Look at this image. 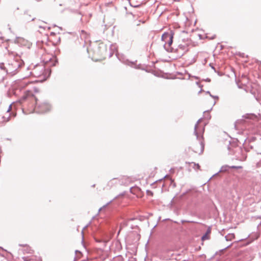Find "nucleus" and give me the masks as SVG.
Here are the masks:
<instances>
[{"label": "nucleus", "instance_id": "nucleus-1", "mask_svg": "<svg viewBox=\"0 0 261 261\" xmlns=\"http://www.w3.org/2000/svg\"><path fill=\"white\" fill-rule=\"evenodd\" d=\"M238 142V140L237 139L232 142H229V144L227 147L228 150L229 151V153H232L236 160L244 161L247 158V152L249 151V150L247 147L243 148L242 147L238 146L237 145Z\"/></svg>", "mask_w": 261, "mask_h": 261}, {"label": "nucleus", "instance_id": "nucleus-2", "mask_svg": "<svg viewBox=\"0 0 261 261\" xmlns=\"http://www.w3.org/2000/svg\"><path fill=\"white\" fill-rule=\"evenodd\" d=\"M24 66V63L20 56L17 55L10 60L6 67V72L12 75L16 74Z\"/></svg>", "mask_w": 261, "mask_h": 261}, {"label": "nucleus", "instance_id": "nucleus-3", "mask_svg": "<svg viewBox=\"0 0 261 261\" xmlns=\"http://www.w3.org/2000/svg\"><path fill=\"white\" fill-rule=\"evenodd\" d=\"M189 45L187 43L184 44H179L177 48H174V51L173 53L176 54V58H180L186 53L189 51Z\"/></svg>", "mask_w": 261, "mask_h": 261}, {"label": "nucleus", "instance_id": "nucleus-4", "mask_svg": "<svg viewBox=\"0 0 261 261\" xmlns=\"http://www.w3.org/2000/svg\"><path fill=\"white\" fill-rule=\"evenodd\" d=\"M202 118L198 119V120L197 121L194 127V134L196 136V139L199 141V144L200 146V152L199 154L202 153L204 151V138L203 135H201V136H199L198 133L197 132V127L198 124L201 121Z\"/></svg>", "mask_w": 261, "mask_h": 261}, {"label": "nucleus", "instance_id": "nucleus-5", "mask_svg": "<svg viewBox=\"0 0 261 261\" xmlns=\"http://www.w3.org/2000/svg\"><path fill=\"white\" fill-rule=\"evenodd\" d=\"M36 100V106L38 107L39 109V112L41 113H46L49 111L51 109L50 105L46 102H43L42 103H39L38 102V99L35 97Z\"/></svg>", "mask_w": 261, "mask_h": 261}, {"label": "nucleus", "instance_id": "nucleus-6", "mask_svg": "<svg viewBox=\"0 0 261 261\" xmlns=\"http://www.w3.org/2000/svg\"><path fill=\"white\" fill-rule=\"evenodd\" d=\"M44 71V67L43 65H36L33 70L30 72V74L38 77L42 74Z\"/></svg>", "mask_w": 261, "mask_h": 261}, {"label": "nucleus", "instance_id": "nucleus-7", "mask_svg": "<svg viewBox=\"0 0 261 261\" xmlns=\"http://www.w3.org/2000/svg\"><path fill=\"white\" fill-rule=\"evenodd\" d=\"M173 35H171L169 39L164 43L163 46L164 49L168 53H173L174 51V48L171 46L173 43Z\"/></svg>", "mask_w": 261, "mask_h": 261}, {"label": "nucleus", "instance_id": "nucleus-8", "mask_svg": "<svg viewBox=\"0 0 261 261\" xmlns=\"http://www.w3.org/2000/svg\"><path fill=\"white\" fill-rule=\"evenodd\" d=\"M11 105H10L7 112H6V114L8 116H1V115L0 116V127L5 126L6 123L10 120V114H8V113L11 110Z\"/></svg>", "mask_w": 261, "mask_h": 261}, {"label": "nucleus", "instance_id": "nucleus-9", "mask_svg": "<svg viewBox=\"0 0 261 261\" xmlns=\"http://www.w3.org/2000/svg\"><path fill=\"white\" fill-rule=\"evenodd\" d=\"M34 96V92L32 90L28 89L24 91L23 95L19 99L20 102H22L26 100L29 97Z\"/></svg>", "mask_w": 261, "mask_h": 261}, {"label": "nucleus", "instance_id": "nucleus-10", "mask_svg": "<svg viewBox=\"0 0 261 261\" xmlns=\"http://www.w3.org/2000/svg\"><path fill=\"white\" fill-rule=\"evenodd\" d=\"M247 148L248 149H250L253 150L255 152H256L257 154H261V150L259 148V143H254L252 144H249L248 147ZM249 151L250 150L248 149Z\"/></svg>", "mask_w": 261, "mask_h": 261}, {"label": "nucleus", "instance_id": "nucleus-11", "mask_svg": "<svg viewBox=\"0 0 261 261\" xmlns=\"http://www.w3.org/2000/svg\"><path fill=\"white\" fill-rule=\"evenodd\" d=\"M58 63V59L56 57L49 58L45 62V64H48L50 66H55Z\"/></svg>", "mask_w": 261, "mask_h": 261}, {"label": "nucleus", "instance_id": "nucleus-12", "mask_svg": "<svg viewBox=\"0 0 261 261\" xmlns=\"http://www.w3.org/2000/svg\"><path fill=\"white\" fill-rule=\"evenodd\" d=\"M171 35H174V33L172 31L170 33L164 32L162 35L161 40L165 43H166L167 41L169 39Z\"/></svg>", "mask_w": 261, "mask_h": 261}, {"label": "nucleus", "instance_id": "nucleus-13", "mask_svg": "<svg viewBox=\"0 0 261 261\" xmlns=\"http://www.w3.org/2000/svg\"><path fill=\"white\" fill-rule=\"evenodd\" d=\"M211 230H212L211 227L208 226V227L207 228L205 233L201 237V240L202 241L209 239L210 234L211 232Z\"/></svg>", "mask_w": 261, "mask_h": 261}, {"label": "nucleus", "instance_id": "nucleus-14", "mask_svg": "<svg viewBox=\"0 0 261 261\" xmlns=\"http://www.w3.org/2000/svg\"><path fill=\"white\" fill-rule=\"evenodd\" d=\"M35 18H31V16L30 15L28 14L27 12L25 11L24 12V16L23 17V19L26 22H29L31 21H33L35 20Z\"/></svg>", "mask_w": 261, "mask_h": 261}, {"label": "nucleus", "instance_id": "nucleus-15", "mask_svg": "<svg viewBox=\"0 0 261 261\" xmlns=\"http://www.w3.org/2000/svg\"><path fill=\"white\" fill-rule=\"evenodd\" d=\"M254 255L253 254H250L248 252L245 253V258L244 261H250L253 259Z\"/></svg>", "mask_w": 261, "mask_h": 261}, {"label": "nucleus", "instance_id": "nucleus-16", "mask_svg": "<svg viewBox=\"0 0 261 261\" xmlns=\"http://www.w3.org/2000/svg\"><path fill=\"white\" fill-rule=\"evenodd\" d=\"M29 84H31L29 82L25 81H20L18 84V88L20 89V90H21L22 89H24L25 87L28 85Z\"/></svg>", "mask_w": 261, "mask_h": 261}, {"label": "nucleus", "instance_id": "nucleus-17", "mask_svg": "<svg viewBox=\"0 0 261 261\" xmlns=\"http://www.w3.org/2000/svg\"><path fill=\"white\" fill-rule=\"evenodd\" d=\"M230 169V166L227 165H223L221 167L220 170L216 174H218L220 172H227Z\"/></svg>", "mask_w": 261, "mask_h": 261}, {"label": "nucleus", "instance_id": "nucleus-18", "mask_svg": "<svg viewBox=\"0 0 261 261\" xmlns=\"http://www.w3.org/2000/svg\"><path fill=\"white\" fill-rule=\"evenodd\" d=\"M235 237V235L234 233H228L225 237V240L226 241H232Z\"/></svg>", "mask_w": 261, "mask_h": 261}, {"label": "nucleus", "instance_id": "nucleus-19", "mask_svg": "<svg viewBox=\"0 0 261 261\" xmlns=\"http://www.w3.org/2000/svg\"><path fill=\"white\" fill-rule=\"evenodd\" d=\"M19 245L20 246L27 247V248L24 250V251L26 253H32L31 248L29 246H27L26 244H19Z\"/></svg>", "mask_w": 261, "mask_h": 261}, {"label": "nucleus", "instance_id": "nucleus-20", "mask_svg": "<svg viewBox=\"0 0 261 261\" xmlns=\"http://www.w3.org/2000/svg\"><path fill=\"white\" fill-rule=\"evenodd\" d=\"M95 240L97 243H102L103 246L106 245L107 242L102 239L95 238Z\"/></svg>", "mask_w": 261, "mask_h": 261}, {"label": "nucleus", "instance_id": "nucleus-21", "mask_svg": "<svg viewBox=\"0 0 261 261\" xmlns=\"http://www.w3.org/2000/svg\"><path fill=\"white\" fill-rule=\"evenodd\" d=\"M255 117V115L253 114H246L243 116V117L245 119H251L253 117Z\"/></svg>", "mask_w": 261, "mask_h": 261}, {"label": "nucleus", "instance_id": "nucleus-22", "mask_svg": "<svg viewBox=\"0 0 261 261\" xmlns=\"http://www.w3.org/2000/svg\"><path fill=\"white\" fill-rule=\"evenodd\" d=\"M256 138L255 137H251L248 138V142L249 144H252L256 143Z\"/></svg>", "mask_w": 261, "mask_h": 261}, {"label": "nucleus", "instance_id": "nucleus-23", "mask_svg": "<svg viewBox=\"0 0 261 261\" xmlns=\"http://www.w3.org/2000/svg\"><path fill=\"white\" fill-rule=\"evenodd\" d=\"M204 117L206 119H207L208 120L211 119V116L210 114H209L208 110L204 111Z\"/></svg>", "mask_w": 261, "mask_h": 261}, {"label": "nucleus", "instance_id": "nucleus-24", "mask_svg": "<svg viewBox=\"0 0 261 261\" xmlns=\"http://www.w3.org/2000/svg\"><path fill=\"white\" fill-rule=\"evenodd\" d=\"M191 164H193V168L196 169H196H200V166L199 164L195 163L194 162H192Z\"/></svg>", "mask_w": 261, "mask_h": 261}, {"label": "nucleus", "instance_id": "nucleus-25", "mask_svg": "<svg viewBox=\"0 0 261 261\" xmlns=\"http://www.w3.org/2000/svg\"><path fill=\"white\" fill-rule=\"evenodd\" d=\"M206 94H208L211 97H213V98H215V99H218L219 98V97L218 96H214V95H213L212 94H211V93H210V92L209 91H206Z\"/></svg>", "mask_w": 261, "mask_h": 261}, {"label": "nucleus", "instance_id": "nucleus-26", "mask_svg": "<svg viewBox=\"0 0 261 261\" xmlns=\"http://www.w3.org/2000/svg\"><path fill=\"white\" fill-rule=\"evenodd\" d=\"M146 192V194L148 196H152L153 195V193L149 190H147Z\"/></svg>", "mask_w": 261, "mask_h": 261}, {"label": "nucleus", "instance_id": "nucleus-27", "mask_svg": "<svg viewBox=\"0 0 261 261\" xmlns=\"http://www.w3.org/2000/svg\"><path fill=\"white\" fill-rule=\"evenodd\" d=\"M0 68L3 69L6 71V67L5 66V64L3 63L0 64Z\"/></svg>", "mask_w": 261, "mask_h": 261}, {"label": "nucleus", "instance_id": "nucleus-28", "mask_svg": "<svg viewBox=\"0 0 261 261\" xmlns=\"http://www.w3.org/2000/svg\"><path fill=\"white\" fill-rule=\"evenodd\" d=\"M230 169H241L242 168V166H230Z\"/></svg>", "mask_w": 261, "mask_h": 261}, {"label": "nucleus", "instance_id": "nucleus-29", "mask_svg": "<svg viewBox=\"0 0 261 261\" xmlns=\"http://www.w3.org/2000/svg\"><path fill=\"white\" fill-rule=\"evenodd\" d=\"M181 222L182 223H185V222H188V223H194V221H189V220H182L181 221Z\"/></svg>", "mask_w": 261, "mask_h": 261}, {"label": "nucleus", "instance_id": "nucleus-30", "mask_svg": "<svg viewBox=\"0 0 261 261\" xmlns=\"http://www.w3.org/2000/svg\"><path fill=\"white\" fill-rule=\"evenodd\" d=\"M102 27L103 28V33H104L105 32V31L107 30L108 28V27H107V25L106 24H105L104 25H102Z\"/></svg>", "mask_w": 261, "mask_h": 261}, {"label": "nucleus", "instance_id": "nucleus-31", "mask_svg": "<svg viewBox=\"0 0 261 261\" xmlns=\"http://www.w3.org/2000/svg\"><path fill=\"white\" fill-rule=\"evenodd\" d=\"M202 81L206 82H210L211 81V80L210 78L207 77V78H206L205 79H202Z\"/></svg>", "mask_w": 261, "mask_h": 261}, {"label": "nucleus", "instance_id": "nucleus-32", "mask_svg": "<svg viewBox=\"0 0 261 261\" xmlns=\"http://www.w3.org/2000/svg\"><path fill=\"white\" fill-rule=\"evenodd\" d=\"M231 246V244L228 245L227 246L225 247V248H224L223 249H221L220 251H223L224 250H225L226 249H227V248H229L230 246Z\"/></svg>", "mask_w": 261, "mask_h": 261}, {"label": "nucleus", "instance_id": "nucleus-33", "mask_svg": "<svg viewBox=\"0 0 261 261\" xmlns=\"http://www.w3.org/2000/svg\"><path fill=\"white\" fill-rule=\"evenodd\" d=\"M206 38H209L210 40H213L214 39H215L216 38V35H214L212 36H211V37H208V36H206Z\"/></svg>", "mask_w": 261, "mask_h": 261}, {"label": "nucleus", "instance_id": "nucleus-34", "mask_svg": "<svg viewBox=\"0 0 261 261\" xmlns=\"http://www.w3.org/2000/svg\"><path fill=\"white\" fill-rule=\"evenodd\" d=\"M196 84L200 88H202L203 87V85H202L201 84H200V83H199V82H196Z\"/></svg>", "mask_w": 261, "mask_h": 261}, {"label": "nucleus", "instance_id": "nucleus-35", "mask_svg": "<svg viewBox=\"0 0 261 261\" xmlns=\"http://www.w3.org/2000/svg\"><path fill=\"white\" fill-rule=\"evenodd\" d=\"M171 182L172 184L173 187L174 188L176 187V184L174 182V180L173 179H171Z\"/></svg>", "mask_w": 261, "mask_h": 261}, {"label": "nucleus", "instance_id": "nucleus-36", "mask_svg": "<svg viewBox=\"0 0 261 261\" xmlns=\"http://www.w3.org/2000/svg\"><path fill=\"white\" fill-rule=\"evenodd\" d=\"M112 202V200L110 201L109 202H108L107 204H106L105 205H103L102 207L105 208L111 202Z\"/></svg>", "mask_w": 261, "mask_h": 261}, {"label": "nucleus", "instance_id": "nucleus-37", "mask_svg": "<svg viewBox=\"0 0 261 261\" xmlns=\"http://www.w3.org/2000/svg\"><path fill=\"white\" fill-rule=\"evenodd\" d=\"M209 65H210V66H211V68H212L213 69H214L215 71H216V70H215V68L214 66L213 65H212V64L211 63H210Z\"/></svg>", "mask_w": 261, "mask_h": 261}, {"label": "nucleus", "instance_id": "nucleus-38", "mask_svg": "<svg viewBox=\"0 0 261 261\" xmlns=\"http://www.w3.org/2000/svg\"><path fill=\"white\" fill-rule=\"evenodd\" d=\"M130 5L132 6V7H133L134 8H136V7H139V5H133L131 3H130Z\"/></svg>", "mask_w": 261, "mask_h": 261}, {"label": "nucleus", "instance_id": "nucleus-39", "mask_svg": "<svg viewBox=\"0 0 261 261\" xmlns=\"http://www.w3.org/2000/svg\"><path fill=\"white\" fill-rule=\"evenodd\" d=\"M33 90L34 92H38V90L36 87H33Z\"/></svg>", "mask_w": 261, "mask_h": 261}, {"label": "nucleus", "instance_id": "nucleus-40", "mask_svg": "<svg viewBox=\"0 0 261 261\" xmlns=\"http://www.w3.org/2000/svg\"><path fill=\"white\" fill-rule=\"evenodd\" d=\"M118 258L119 259V260H122L123 259V257L121 256H118Z\"/></svg>", "mask_w": 261, "mask_h": 261}, {"label": "nucleus", "instance_id": "nucleus-41", "mask_svg": "<svg viewBox=\"0 0 261 261\" xmlns=\"http://www.w3.org/2000/svg\"><path fill=\"white\" fill-rule=\"evenodd\" d=\"M193 77L194 79H196V80H199V79H200L199 77L197 76H193Z\"/></svg>", "mask_w": 261, "mask_h": 261}, {"label": "nucleus", "instance_id": "nucleus-42", "mask_svg": "<svg viewBox=\"0 0 261 261\" xmlns=\"http://www.w3.org/2000/svg\"><path fill=\"white\" fill-rule=\"evenodd\" d=\"M50 36H55L56 35V33L54 32H51L50 34Z\"/></svg>", "mask_w": 261, "mask_h": 261}, {"label": "nucleus", "instance_id": "nucleus-43", "mask_svg": "<svg viewBox=\"0 0 261 261\" xmlns=\"http://www.w3.org/2000/svg\"><path fill=\"white\" fill-rule=\"evenodd\" d=\"M75 253L76 254L77 253H79L81 254V251H79V250H76L75 251Z\"/></svg>", "mask_w": 261, "mask_h": 261}, {"label": "nucleus", "instance_id": "nucleus-44", "mask_svg": "<svg viewBox=\"0 0 261 261\" xmlns=\"http://www.w3.org/2000/svg\"><path fill=\"white\" fill-rule=\"evenodd\" d=\"M203 91L202 88H200V91L198 92V94H199L200 93H201Z\"/></svg>", "mask_w": 261, "mask_h": 261}, {"label": "nucleus", "instance_id": "nucleus-45", "mask_svg": "<svg viewBox=\"0 0 261 261\" xmlns=\"http://www.w3.org/2000/svg\"><path fill=\"white\" fill-rule=\"evenodd\" d=\"M23 258L24 261H28V260L27 259V257H23Z\"/></svg>", "mask_w": 261, "mask_h": 261}, {"label": "nucleus", "instance_id": "nucleus-46", "mask_svg": "<svg viewBox=\"0 0 261 261\" xmlns=\"http://www.w3.org/2000/svg\"><path fill=\"white\" fill-rule=\"evenodd\" d=\"M0 249H2V250H4V251H7V250H5V249H3V248L2 247H0Z\"/></svg>", "mask_w": 261, "mask_h": 261}, {"label": "nucleus", "instance_id": "nucleus-47", "mask_svg": "<svg viewBox=\"0 0 261 261\" xmlns=\"http://www.w3.org/2000/svg\"><path fill=\"white\" fill-rule=\"evenodd\" d=\"M244 54L243 53V54H242V55H240V56L242 57H244Z\"/></svg>", "mask_w": 261, "mask_h": 261}, {"label": "nucleus", "instance_id": "nucleus-48", "mask_svg": "<svg viewBox=\"0 0 261 261\" xmlns=\"http://www.w3.org/2000/svg\"><path fill=\"white\" fill-rule=\"evenodd\" d=\"M124 195V193H123L120 194V195H121V196H123Z\"/></svg>", "mask_w": 261, "mask_h": 261}, {"label": "nucleus", "instance_id": "nucleus-49", "mask_svg": "<svg viewBox=\"0 0 261 261\" xmlns=\"http://www.w3.org/2000/svg\"><path fill=\"white\" fill-rule=\"evenodd\" d=\"M38 260H39V261H42L41 258H40V257H39V258H38Z\"/></svg>", "mask_w": 261, "mask_h": 261}, {"label": "nucleus", "instance_id": "nucleus-50", "mask_svg": "<svg viewBox=\"0 0 261 261\" xmlns=\"http://www.w3.org/2000/svg\"><path fill=\"white\" fill-rule=\"evenodd\" d=\"M113 54H110L109 57H111L112 56Z\"/></svg>", "mask_w": 261, "mask_h": 261}, {"label": "nucleus", "instance_id": "nucleus-51", "mask_svg": "<svg viewBox=\"0 0 261 261\" xmlns=\"http://www.w3.org/2000/svg\"><path fill=\"white\" fill-rule=\"evenodd\" d=\"M102 208V207H100V208L99 209V211H101Z\"/></svg>", "mask_w": 261, "mask_h": 261}, {"label": "nucleus", "instance_id": "nucleus-52", "mask_svg": "<svg viewBox=\"0 0 261 261\" xmlns=\"http://www.w3.org/2000/svg\"><path fill=\"white\" fill-rule=\"evenodd\" d=\"M59 28L61 30H62V27H59Z\"/></svg>", "mask_w": 261, "mask_h": 261}, {"label": "nucleus", "instance_id": "nucleus-53", "mask_svg": "<svg viewBox=\"0 0 261 261\" xmlns=\"http://www.w3.org/2000/svg\"><path fill=\"white\" fill-rule=\"evenodd\" d=\"M58 41H60V37H59V38H58Z\"/></svg>", "mask_w": 261, "mask_h": 261}, {"label": "nucleus", "instance_id": "nucleus-54", "mask_svg": "<svg viewBox=\"0 0 261 261\" xmlns=\"http://www.w3.org/2000/svg\"><path fill=\"white\" fill-rule=\"evenodd\" d=\"M95 184H94V185H93L92 186V187H95Z\"/></svg>", "mask_w": 261, "mask_h": 261}, {"label": "nucleus", "instance_id": "nucleus-55", "mask_svg": "<svg viewBox=\"0 0 261 261\" xmlns=\"http://www.w3.org/2000/svg\"><path fill=\"white\" fill-rule=\"evenodd\" d=\"M132 188H130V192L132 193Z\"/></svg>", "mask_w": 261, "mask_h": 261}, {"label": "nucleus", "instance_id": "nucleus-56", "mask_svg": "<svg viewBox=\"0 0 261 261\" xmlns=\"http://www.w3.org/2000/svg\"><path fill=\"white\" fill-rule=\"evenodd\" d=\"M155 182H153V184H152V185H154V184H155Z\"/></svg>", "mask_w": 261, "mask_h": 261}, {"label": "nucleus", "instance_id": "nucleus-57", "mask_svg": "<svg viewBox=\"0 0 261 261\" xmlns=\"http://www.w3.org/2000/svg\"><path fill=\"white\" fill-rule=\"evenodd\" d=\"M82 33H84V32H85V31H84V30H82Z\"/></svg>", "mask_w": 261, "mask_h": 261}, {"label": "nucleus", "instance_id": "nucleus-58", "mask_svg": "<svg viewBox=\"0 0 261 261\" xmlns=\"http://www.w3.org/2000/svg\"><path fill=\"white\" fill-rule=\"evenodd\" d=\"M204 127H203V129H202V132H204Z\"/></svg>", "mask_w": 261, "mask_h": 261}, {"label": "nucleus", "instance_id": "nucleus-59", "mask_svg": "<svg viewBox=\"0 0 261 261\" xmlns=\"http://www.w3.org/2000/svg\"><path fill=\"white\" fill-rule=\"evenodd\" d=\"M40 28H44L43 27H42L41 26L39 27Z\"/></svg>", "mask_w": 261, "mask_h": 261}, {"label": "nucleus", "instance_id": "nucleus-60", "mask_svg": "<svg viewBox=\"0 0 261 261\" xmlns=\"http://www.w3.org/2000/svg\"><path fill=\"white\" fill-rule=\"evenodd\" d=\"M177 255L179 256L180 254H177Z\"/></svg>", "mask_w": 261, "mask_h": 261}, {"label": "nucleus", "instance_id": "nucleus-61", "mask_svg": "<svg viewBox=\"0 0 261 261\" xmlns=\"http://www.w3.org/2000/svg\"><path fill=\"white\" fill-rule=\"evenodd\" d=\"M260 64H261V61H260Z\"/></svg>", "mask_w": 261, "mask_h": 261}]
</instances>
